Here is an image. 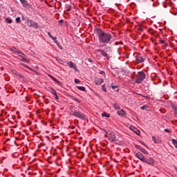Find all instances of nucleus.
<instances>
[{
	"label": "nucleus",
	"mask_w": 177,
	"mask_h": 177,
	"mask_svg": "<svg viewBox=\"0 0 177 177\" xmlns=\"http://www.w3.org/2000/svg\"><path fill=\"white\" fill-rule=\"evenodd\" d=\"M97 34L100 44H110L111 39H113L111 34L106 32L101 29H97Z\"/></svg>",
	"instance_id": "1"
},
{
	"label": "nucleus",
	"mask_w": 177,
	"mask_h": 177,
	"mask_svg": "<svg viewBox=\"0 0 177 177\" xmlns=\"http://www.w3.org/2000/svg\"><path fill=\"white\" fill-rule=\"evenodd\" d=\"M71 114V115H73V117L80 118V120H86L85 115L84 113H82L80 111H72Z\"/></svg>",
	"instance_id": "2"
},
{
	"label": "nucleus",
	"mask_w": 177,
	"mask_h": 177,
	"mask_svg": "<svg viewBox=\"0 0 177 177\" xmlns=\"http://www.w3.org/2000/svg\"><path fill=\"white\" fill-rule=\"evenodd\" d=\"M145 78H146V74H145L142 71L138 72L137 75V77L136 79V84H140V82H143Z\"/></svg>",
	"instance_id": "3"
},
{
	"label": "nucleus",
	"mask_w": 177,
	"mask_h": 177,
	"mask_svg": "<svg viewBox=\"0 0 177 177\" xmlns=\"http://www.w3.org/2000/svg\"><path fill=\"white\" fill-rule=\"evenodd\" d=\"M111 142H115L117 139L115 138V133L113 131H108L105 136Z\"/></svg>",
	"instance_id": "4"
},
{
	"label": "nucleus",
	"mask_w": 177,
	"mask_h": 177,
	"mask_svg": "<svg viewBox=\"0 0 177 177\" xmlns=\"http://www.w3.org/2000/svg\"><path fill=\"white\" fill-rule=\"evenodd\" d=\"M27 25L28 27H32V28H35V30L39 28V26H38V23L35 22L31 19L28 20Z\"/></svg>",
	"instance_id": "5"
},
{
	"label": "nucleus",
	"mask_w": 177,
	"mask_h": 177,
	"mask_svg": "<svg viewBox=\"0 0 177 177\" xmlns=\"http://www.w3.org/2000/svg\"><path fill=\"white\" fill-rule=\"evenodd\" d=\"M18 56L19 57H21V59H19V60L21 62H23L24 63H30V59L26 58V54L23 53V52H20L19 54H18Z\"/></svg>",
	"instance_id": "6"
},
{
	"label": "nucleus",
	"mask_w": 177,
	"mask_h": 177,
	"mask_svg": "<svg viewBox=\"0 0 177 177\" xmlns=\"http://www.w3.org/2000/svg\"><path fill=\"white\" fill-rule=\"evenodd\" d=\"M67 66H68L70 68H74L75 71H78V68H77V65H75L74 62L69 61L68 62H67Z\"/></svg>",
	"instance_id": "7"
},
{
	"label": "nucleus",
	"mask_w": 177,
	"mask_h": 177,
	"mask_svg": "<svg viewBox=\"0 0 177 177\" xmlns=\"http://www.w3.org/2000/svg\"><path fill=\"white\" fill-rule=\"evenodd\" d=\"M135 59H136V62H137L138 64H140V63H145V59L142 56L136 55V56L135 57Z\"/></svg>",
	"instance_id": "8"
},
{
	"label": "nucleus",
	"mask_w": 177,
	"mask_h": 177,
	"mask_svg": "<svg viewBox=\"0 0 177 177\" xmlns=\"http://www.w3.org/2000/svg\"><path fill=\"white\" fill-rule=\"evenodd\" d=\"M136 157L138 158V160H140V161H142V162H145V160L146 159V158H145V156H143V154L140 152L137 153L136 154Z\"/></svg>",
	"instance_id": "9"
},
{
	"label": "nucleus",
	"mask_w": 177,
	"mask_h": 177,
	"mask_svg": "<svg viewBox=\"0 0 177 177\" xmlns=\"http://www.w3.org/2000/svg\"><path fill=\"white\" fill-rule=\"evenodd\" d=\"M144 162H146V164H148L149 165H153L154 164V159L149 158H145L144 160Z\"/></svg>",
	"instance_id": "10"
},
{
	"label": "nucleus",
	"mask_w": 177,
	"mask_h": 177,
	"mask_svg": "<svg viewBox=\"0 0 177 177\" xmlns=\"http://www.w3.org/2000/svg\"><path fill=\"white\" fill-rule=\"evenodd\" d=\"M19 1L24 8L30 7V3H28V1H27V0H19Z\"/></svg>",
	"instance_id": "11"
},
{
	"label": "nucleus",
	"mask_w": 177,
	"mask_h": 177,
	"mask_svg": "<svg viewBox=\"0 0 177 177\" xmlns=\"http://www.w3.org/2000/svg\"><path fill=\"white\" fill-rule=\"evenodd\" d=\"M152 140L154 142V143L156 144H159L161 143V138H160V137H152Z\"/></svg>",
	"instance_id": "12"
},
{
	"label": "nucleus",
	"mask_w": 177,
	"mask_h": 177,
	"mask_svg": "<svg viewBox=\"0 0 177 177\" xmlns=\"http://www.w3.org/2000/svg\"><path fill=\"white\" fill-rule=\"evenodd\" d=\"M130 129H131V131H133V132H135V133H136V135H138V136L140 135V131L138 130V129H136L135 127L131 126Z\"/></svg>",
	"instance_id": "13"
},
{
	"label": "nucleus",
	"mask_w": 177,
	"mask_h": 177,
	"mask_svg": "<svg viewBox=\"0 0 177 177\" xmlns=\"http://www.w3.org/2000/svg\"><path fill=\"white\" fill-rule=\"evenodd\" d=\"M103 78H97L95 80V85H102V82H104Z\"/></svg>",
	"instance_id": "14"
},
{
	"label": "nucleus",
	"mask_w": 177,
	"mask_h": 177,
	"mask_svg": "<svg viewBox=\"0 0 177 177\" xmlns=\"http://www.w3.org/2000/svg\"><path fill=\"white\" fill-rule=\"evenodd\" d=\"M117 113L119 115H121L122 117H124V115H125V114H127L125 113V111H124V109H120V110L118 111Z\"/></svg>",
	"instance_id": "15"
},
{
	"label": "nucleus",
	"mask_w": 177,
	"mask_h": 177,
	"mask_svg": "<svg viewBox=\"0 0 177 177\" xmlns=\"http://www.w3.org/2000/svg\"><path fill=\"white\" fill-rule=\"evenodd\" d=\"M10 51L12 52L13 53H17V55L19 54L21 52L20 50H17L15 47H12L10 48Z\"/></svg>",
	"instance_id": "16"
},
{
	"label": "nucleus",
	"mask_w": 177,
	"mask_h": 177,
	"mask_svg": "<svg viewBox=\"0 0 177 177\" xmlns=\"http://www.w3.org/2000/svg\"><path fill=\"white\" fill-rule=\"evenodd\" d=\"M113 107L115 109V110H120V109H121V106L118 103H114L113 104Z\"/></svg>",
	"instance_id": "17"
},
{
	"label": "nucleus",
	"mask_w": 177,
	"mask_h": 177,
	"mask_svg": "<svg viewBox=\"0 0 177 177\" xmlns=\"http://www.w3.org/2000/svg\"><path fill=\"white\" fill-rule=\"evenodd\" d=\"M101 55L102 56H103L104 57H106L107 59H109V54H107V53H106V51H104V50H102L101 51Z\"/></svg>",
	"instance_id": "18"
},
{
	"label": "nucleus",
	"mask_w": 177,
	"mask_h": 177,
	"mask_svg": "<svg viewBox=\"0 0 177 177\" xmlns=\"http://www.w3.org/2000/svg\"><path fill=\"white\" fill-rule=\"evenodd\" d=\"M5 20H6V23H8V24H12V22L13 21L10 19V17H6V18L5 19Z\"/></svg>",
	"instance_id": "19"
},
{
	"label": "nucleus",
	"mask_w": 177,
	"mask_h": 177,
	"mask_svg": "<svg viewBox=\"0 0 177 177\" xmlns=\"http://www.w3.org/2000/svg\"><path fill=\"white\" fill-rule=\"evenodd\" d=\"M50 78L51 80H54L55 82H56L58 85H60V82H59L56 78H55L53 76L50 75Z\"/></svg>",
	"instance_id": "20"
},
{
	"label": "nucleus",
	"mask_w": 177,
	"mask_h": 177,
	"mask_svg": "<svg viewBox=\"0 0 177 177\" xmlns=\"http://www.w3.org/2000/svg\"><path fill=\"white\" fill-rule=\"evenodd\" d=\"M160 44L164 45L165 46H168V43H165V40H159Z\"/></svg>",
	"instance_id": "21"
},
{
	"label": "nucleus",
	"mask_w": 177,
	"mask_h": 177,
	"mask_svg": "<svg viewBox=\"0 0 177 177\" xmlns=\"http://www.w3.org/2000/svg\"><path fill=\"white\" fill-rule=\"evenodd\" d=\"M50 92L52 93V95H57V92L56 91V90H55L53 88H50Z\"/></svg>",
	"instance_id": "22"
},
{
	"label": "nucleus",
	"mask_w": 177,
	"mask_h": 177,
	"mask_svg": "<svg viewBox=\"0 0 177 177\" xmlns=\"http://www.w3.org/2000/svg\"><path fill=\"white\" fill-rule=\"evenodd\" d=\"M51 39H53V41H54L55 44H56L57 45H59V41H57V37H51Z\"/></svg>",
	"instance_id": "23"
},
{
	"label": "nucleus",
	"mask_w": 177,
	"mask_h": 177,
	"mask_svg": "<svg viewBox=\"0 0 177 177\" xmlns=\"http://www.w3.org/2000/svg\"><path fill=\"white\" fill-rule=\"evenodd\" d=\"M171 142L174 145V146H175L176 149H177V140L175 139H172Z\"/></svg>",
	"instance_id": "24"
},
{
	"label": "nucleus",
	"mask_w": 177,
	"mask_h": 177,
	"mask_svg": "<svg viewBox=\"0 0 177 177\" xmlns=\"http://www.w3.org/2000/svg\"><path fill=\"white\" fill-rule=\"evenodd\" d=\"M102 117H106L107 118H110V114H108L106 112H104L102 113Z\"/></svg>",
	"instance_id": "25"
},
{
	"label": "nucleus",
	"mask_w": 177,
	"mask_h": 177,
	"mask_svg": "<svg viewBox=\"0 0 177 177\" xmlns=\"http://www.w3.org/2000/svg\"><path fill=\"white\" fill-rule=\"evenodd\" d=\"M66 10H67L68 12H70V10H71V9H73V7H72L71 6H70V5H67V6H66Z\"/></svg>",
	"instance_id": "26"
},
{
	"label": "nucleus",
	"mask_w": 177,
	"mask_h": 177,
	"mask_svg": "<svg viewBox=\"0 0 177 177\" xmlns=\"http://www.w3.org/2000/svg\"><path fill=\"white\" fill-rule=\"evenodd\" d=\"M77 89L80 91H82L83 92L85 91V87L84 86H77Z\"/></svg>",
	"instance_id": "27"
},
{
	"label": "nucleus",
	"mask_w": 177,
	"mask_h": 177,
	"mask_svg": "<svg viewBox=\"0 0 177 177\" xmlns=\"http://www.w3.org/2000/svg\"><path fill=\"white\" fill-rule=\"evenodd\" d=\"M102 89L104 92H107V89L106 88V84H103L102 86Z\"/></svg>",
	"instance_id": "28"
},
{
	"label": "nucleus",
	"mask_w": 177,
	"mask_h": 177,
	"mask_svg": "<svg viewBox=\"0 0 177 177\" xmlns=\"http://www.w3.org/2000/svg\"><path fill=\"white\" fill-rule=\"evenodd\" d=\"M21 66H23V67H25L26 68H28V70H32L31 68H30V66H28L24 64H21Z\"/></svg>",
	"instance_id": "29"
},
{
	"label": "nucleus",
	"mask_w": 177,
	"mask_h": 177,
	"mask_svg": "<svg viewBox=\"0 0 177 177\" xmlns=\"http://www.w3.org/2000/svg\"><path fill=\"white\" fill-rule=\"evenodd\" d=\"M140 151H142V153H143L144 154H147V151H146V149L143 148L140 149Z\"/></svg>",
	"instance_id": "30"
},
{
	"label": "nucleus",
	"mask_w": 177,
	"mask_h": 177,
	"mask_svg": "<svg viewBox=\"0 0 177 177\" xmlns=\"http://www.w3.org/2000/svg\"><path fill=\"white\" fill-rule=\"evenodd\" d=\"M21 20V19L19 17H17L16 19H15V21H16V23H20V21Z\"/></svg>",
	"instance_id": "31"
},
{
	"label": "nucleus",
	"mask_w": 177,
	"mask_h": 177,
	"mask_svg": "<svg viewBox=\"0 0 177 177\" xmlns=\"http://www.w3.org/2000/svg\"><path fill=\"white\" fill-rule=\"evenodd\" d=\"M73 100H75V102H77V103H81V100H80L77 97H73Z\"/></svg>",
	"instance_id": "32"
},
{
	"label": "nucleus",
	"mask_w": 177,
	"mask_h": 177,
	"mask_svg": "<svg viewBox=\"0 0 177 177\" xmlns=\"http://www.w3.org/2000/svg\"><path fill=\"white\" fill-rule=\"evenodd\" d=\"M136 149H138V150H140L142 147L140 145H135Z\"/></svg>",
	"instance_id": "33"
},
{
	"label": "nucleus",
	"mask_w": 177,
	"mask_h": 177,
	"mask_svg": "<svg viewBox=\"0 0 177 177\" xmlns=\"http://www.w3.org/2000/svg\"><path fill=\"white\" fill-rule=\"evenodd\" d=\"M80 82H81V81H80V80L75 79V84H80Z\"/></svg>",
	"instance_id": "34"
},
{
	"label": "nucleus",
	"mask_w": 177,
	"mask_h": 177,
	"mask_svg": "<svg viewBox=\"0 0 177 177\" xmlns=\"http://www.w3.org/2000/svg\"><path fill=\"white\" fill-rule=\"evenodd\" d=\"M147 108V106H146V105H144L140 107L141 110H145Z\"/></svg>",
	"instance_id": "35"
},
{
	"label": "nucleus",
	"mask_w": 177,
	"mask_h": 177,
	"mask_svg": "<svg viewBox=\"0 0 177 177\" xmlns=\"http://www.w3.org/2000/svg\"><path fill=\"white\" fill-rule=\"evenodd\" d=\"M165 132H167L168 133H171V131L168 129H165Z\"/></svg>",
	"instance_id": "36"
},
{
	"label": "nucleus",
	"mask_w": 177,
	"mask_h": 177,
	"mask_svg": "<svg viewBox=\"0 0 177 177\" xmlns=\"http://www.w3.org/2000/svg\"><path fill=\"white\" fill-rule=\"evenodd\" d=\"M48 37H50V38H52V37H53L51 34H50V32H48Z\"/></svg>",
	"instance_id": "37"
},
{
	"label": "nucleus",
	"mask_w": 177,
	"mask_h": 177,
	"mask_svg": "<svg viewBox=\"0 0 177 177\" xmlns=\"http://www.w3.org/2000/svg\"><path fill=\"white\" fill-rule=\"evenodd\" d=\"M102 50H103L97 49V50H96V52H97V53H102Z\"/></svg>",
	"instance_id": "38"
},
{
	"label": "nucleus",
	"mask_w": 177,
	"mask_h": 177,
	"mask_svg": "<svg viewBox=\"0 0 177 177\" xmlns=\"http://www.w3.org/2000/svg\"><path fill=\"white\" fill-rule=\"evenodd\" d=\"M57 45L58 48H59V49H63V46H62V45H59V43Z\"/></svg>",
	"instance_id": "39"
},
{
	"label": "nucleus",
	"mask_w": 177,
	"mask_h": 177,
	"mask_svg": "<svg viewBox=\"0 0 177 177\" xmlns=\"http://www.w3.org/2000/svg\"><path fill=\"white\" fill-rule=\"evenodd\" d=\"M54 96H55L56 100H59V96L57 95V94H56V95H54Z\"/></svg>",
	"instance_id": "40"
},
{
	"label": "nucleus",
	"mask_w": 177,
	"mask_h": 177,
	"mask_svg": "<svg viewBox=\"0 0 177 177\" xmlns=\"http://www.w3.org/2000/svg\"><path fill=\"white\" fill-rule=\"evenodd\" d=\"M21 19L22 20H26V17H24V15L21 16Z\"/></svg>",
	"instance_id": "41"
},
{
	"label": "nucleus",
	"mask_w": 177,
	"mask_h": 177,
	"mask_svg": "<svg viewBox=\"0 0 177 177\" xmlns=\"http://www.w3.org/2000/svg\"><path fill=\"white\" fill-rule=\"evenodd\" d=\"M115 88H118L117 86H112V89H115Z\"/></svg>",
	"instance_id": "42"
},
{
	"label": "nucleus",
	"mask_w": 177,
	"mask_h": 177,
	"mask_svg": "<svg viewBox=\"0 0 177 177\" xmlns=\"http://www.w3.org/2000/svg\"><path fill=\"white\" fill-rule=\"evenodd\" d=\"M100 74H104V71H101L100 72Z\"/></svg>",
	"instance_id": "43"
},
{
	"label": "nucleus",
	"mask_w": 177,
	"mask_h": 177,
	"mask_svg": "<svg viewBox=\"0 0 177 177\" xmlns=\"http://www.w3.org/2000/svg\"><path fill=\"white\" fill-rule=\"evenodd\" d=\"M174 111H175L176 114H177V108H176V109H174Z\"/></svg>",
	"instance_id": "44"
},
{
	"label": "nucleus",
	"mask_w": 177,
	"mask_h": 177,
	"mask_svg": "<svg viewBox=\"0 0 177 177\" xmlns=\"http://www.w3.org/2000/svg\"><path fill=\"white\" fill-rule=\"evenodd\" d=\"M59 24H60V23H63V20H62V19L59 20Z\"/></svg>",
	"instance_id": "45"
},
{
	"label": "nucleus",
	"mask_w": 177,
	"mask_h": 177,
	"mask_svg": "<svg viewBox=\"0 0 177 177\" xmlns=\"http://www.w3.org/2000/svg\"><path fill=\"white\" fill-rule=\"evenodd\" d=\"M171 88H172L173 89H175V87H174L173 86H171Z\"/></svg>",
	"instance_id": "46"
},
{
	"label": "nucleus",
	"mask_w": 177,
	"mask_h": 177,
	"mask_svg": "<svg viewBox=\"0 0 177 177\" xmlns=\"http://www.w3.org/2000/svg\"><path fill=\"white\" fill-rule=\"evenodd\" d=\"M40 1H43V0H40Z\"/></svg>",
	"instance_id": "47"
},
{
	"label": "nucleus",
	"mask_w": 177,
	"mask_h": 177,
	"mask_svg": "<svg viewBox=\"0 0 177 177\" xmlns=\"http://www.w3.org/2000/svg\"><path fill=\"white\" fill-rule=\"evenodd\" d=\"M177 43V41H176Z\"/></svg>",
	"instance_id": "48"
}]
</instances>
